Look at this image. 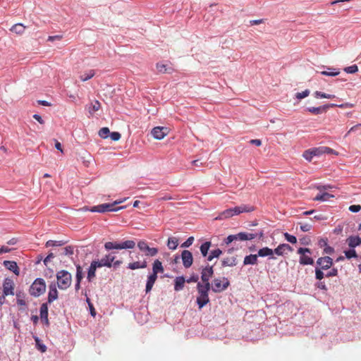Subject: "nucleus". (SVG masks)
Segmentation results:
<instances>
[{
  "label": "nucleus",
  "mask_w": 361,
  "mask_h": 361,
  "mask_svg": "<svg viewBox=\"0 0 361 361\" xmlns=\"http://www.w3.org/2000/svg\"><path fill=\"white\" fill-rule=\"evenodd\" d=\"M254 211V207L252 206L241 204L240 206L233 208L227 209L221 212L216 218V220H223L232 217L235 215H238L243 212H250Z\"/></svg>",
  "instance_id": "1"
},
{
  "label": "nucleus",
  "mask_w": 361,
  "mask_h": 361,
  "mask_svg": "<svg viewBox=\"0 0 361 361\" xmlns=\"http://www.w3.org/2000/svg\"><path fill=\"white\" fill-rule=\"evenodd\" d=\"M211 288V286L203 285L201 283H197V289L198 296L197 297V303L199 309H202L209 302V291Z\"/></svg>",
  "instance_id": "2"
},
{
  "label": "nucleus",
  "mask_w": 361,
  "mask_h": 361,
  "mask_svg": "<svg viewBox=\"0 0 361 361\" xmlns=\"http://www.w3.org/2000/svg\"><path fill=\"white\" fill-rule=\"evenodd\" d=\"M57 286L61 290H66L72 283L71 274L66 271L61 270L56 274Z\"/></svg>",
  "instance_id": "3"
},
{
  "label": "nucleus",
  "mask_w": 361,
  "mask_h": 361,
  "mask_svg": "<svg viewBox=\"0 0 361 361\" xmlns=\"http://www.w3.org/2000/svg\"><path fill=\"white\" fill-rule=\"evenodd\" d=\"M123 200H116L111 204L104 203L93 207L90 211L92 212L104 213L106 212H115L124 208V207H115L116 205L122 203Z\"/></svg>",
  "instance_id": "4"
},
{
  "label": "nucleus",
  "mask_w": 361,
  "mask_h": 361,
  "mask_svg": "<svg viewBox=\"0 0 361 361\" xmlns=\"http://www.w3.org/2000/svg\"><path fill=\"white\" fill-rule=\"evenodd\" d=\"M46 290V284L42 279H37L30 288V295L38 297L43 294Z\"/></svg>",
  "instance_id": "5"
},
{
  "label": "nucleus",
  "mask_w": 361,
  "mask_h": 361,
  "mask_svg": "<svg viewBox=\"0 0 361 361\" xmlns=\"http://www.w3.org/2000/svg\"><path fill=\"white\" fill-rule=\"evenodd\" d=\"M229 285L230 282L227 278H216L213 280L212 290L214 293H221L225 290Z\"/></svg>",
  "instance_id": "6"
},
{
  "label": "nucleus",
  "mask_w": 361,
  "mask_h": 361,
  "mask_svg": "<svg viewBox=\"0 0 361 361\" xmlns=\"http://www.w3.org/2000/svg\"><path fill=\"white\" fill-rule=\"evenodd\" d=\"M298 253L300 255L299 262L302 265H312L314 259L310 257L312 251L309 248L300 247L298 250Z\"/></svg>",
  "instance_id": "7"
},
{
  "label": "nucleus",
  "mask_w": 361,
  "mask_h": 361,
  "mask_svg": "<svg viewBox=\"0 0 361 361\" xmlns=\"http://www.w3.org/2000/svg\"><path fill=\"white\" fill-rule=\"evenodd\" d=\"M135 245V243L133 240H126L122 243H118L114 242H106L104 244L106 250L112 249H133Z\"/></svg>",
  "instance_id": "8"
},
{
  "label": "nucleus",
  "mask_w": 361,
  "mask_h": 361,
  "mask_svg": "<svg viewBox=\"0 0 361 361\" xmlns=\"http://www.w3.org/2000/svg\"><path fill=\"white\" fill-rule=\"evenodd\" d=\"M137 247L142 252H145L147 256H155L158 253V249L156 247H149L147 243L145 240H140L137 243Z\"/></svg>",
  "instance_id": "9"
},
{
  "label": "nucleus",
  "mask_w": 361,
  "mask_h": 361,
  "mask_svg": "<svg viewBox=\"0 0 361 361\" xmlns=\"http://www.w3.org/2000/svg\"><path fill=\"white\" fill-rule=\"evenodd\" d=\"M214 274L213 266L207 265L204 268L202 269L201 272V279L203 282V285L211 286L209 283L210 278L212 277Z\"/></svg>",
  "instance_id": "10"
},
{
  "label": "nucleus",
  "mask_w": 361,
  "mask_h": 361,
  "mask_svg": "<svg viewBox=\"0 0 361 361\" xmlns=\"http://www.w3.org/2000/svg\"><path fill=\"white\" fill-rule=\"evenodd\" d=\"M322 154V148H321V147H314V148H311V149L305 150L302 154V157L307 161H311L314 157H319Z\"/></svg>",
  "instance_id": "11"
},
{
  "label": "nucleus",
  "mask_w": 361,
  "mask_h": 361,
  "mask_svg": "<svg viewBox=\"0 0 361 361\" xmlns=\"http://www.w3.org/2000/svg\"><path fill=\"white\" fill-rule=\"evenodd\" d=\"M152 135L156 140H161L169 133V129L166 127L157 126L152 130Z\"/></svg>",
  "instance_id": "12"
},
{
  "label": "nucleus",
  "mask_w": 361,
  "mask_h": 361,
  "mask_svg": "<svg viewBox=\"0 0 361 361\" xmlns=\"http://www.w3.org/2000/svg\"><path fill=\"white\" fill-rule=\"evenodd\" d=\"M317 264L319 266V269L326 270L332 266L333 259L328 256L322 257L317 260Z\"/></svg>",
  "instance_id": "13"
},
{
  "label": "nucleus",
  "mask_w": 361,
  "mask_h": 361,
  "mask_svg": "<svg viewBox=\"0 0 361 361\" xmlns=\"http://www.w3.org/2000/svg\"><path fill=\"white\" fill-rule=\"evenodd\" d=\"M14 283L10 279H6L3 283V293L6 295H14Z\"/></svg>",
  "instance_id": "14"
},
{
  "label": "nucleus",
  "mask_w": 361,
  "mask_h": 361,
  "mask_svg": "<svg viewBox=\"0 0 361 361\" xmlns=\"http://www.w3.org/2000/svg\"><path fill=\"white\" fill-rule=\"evenodd\" d=\"M181 259L185 268H189L192 266L193 257L190 251L184 250L181 253Z\"/></svg>",
  "instance_id": "15"
},
{
  "label": "nucleus",
  "mask_w": 361,
  "mask_h": 361,
  "mask_svg": "<svg viewBox=\"0 0 361 361\" xmlns=\"http://www.w3.org/2000/svg\"><path fill=\"white\" fill-rule=\"evenodd\" d=\"M156 68L157 71L161 74H171L174 72V68H173L171 63H157L156 64Z\"/></svg>",
  "instance_id": "16"
},
{
  "label": "nucleus",
  "mask_w": 361,
  "mask_h": 361,
  "mask_svg": "<svg viewBox=\"0 0 361 361\" xmlns=\"http://www.w3.org/2000/svg\"><path fill=\"white\" fill-rule=\"evenodd\" d=\"M114 259L115 257L111 254L105 255L100 260L96 261L97 266L99 267V268L102 267H111Z\"/></svg>",
  "instance_id": "17"
},
{
  "label": "nucleus",
  "mask_w": 361,
  "mask_h": 361,
  "mask_svg": "<svg viewBox=\"0 0 361 361\" xmlns=\"http://www.w3.org/2000/svg\"><path fill=\"white\" fill-rule=\"evenodd\" d=\"M274 253L277 255L282 256L285 254H287L289 252L293 251V248L286 243L280 244L276 249L274 250Z\"/></svg>",
  "instance_id": "18"
},
{
  "label": "nucleus",
  "mask_w": 361,
  "mask_h": 361,
  "mask_svg": "<svg viewBox=\"0 0 361 361\" xmlns=\"http://www.w3.org/2000/svg\"><path fill=\"white\" fill-rule=\"evenodd\" d=\"M58 298V290L55 283H51L49 286L48 302L51 303Z\"/></svg>",
  "instance_id": "19"
},
{
  "label": "nucleus",
  "mask_w": 361,
  "mask_h": 361,
  "mask_svg": "<svg viewBox=\"0 0 361 361\" xmlns=\"http://www.w3.org/2000/svg\"><path fill=\"white\" fill-rule=\"evenodd\" d=\"M222 267H234L237 264V258L235 256H228L221 261Z\"/></svg>",
  "instance_id": "20"
},
{
  "label": "nucleus",
  "mask_w": 361,
  "mask_h": 361,
  "mask_svg": "<svg viewBox=\"0 0 361 361\" xmlns=\"http://www.w3.org/2000/svg\"><path fill=\"white\" fill-rule=\"evenodd\" d=\"M4 266L8 270L13 271L16 275H19V268L16 262L6 260L4 262Z\"/></svg>",
  "instance_id": "21"
},
{
  "label": "nucleus",
  "mask_w": 361,
  "mask_h": 361,
  "mask_svg": "<svg viewBox=\"0 0 361 361\" xmlns=\"http://www.w3.org/2000/svg\"><path fill=\"white\" fill-rule=\"evenodd\" d=\"M235 236V240H252L256 237V235L254 233H245L241 232L238 234L234 235Z\"/></svg>",
  "instance_id": "22"
},
{
  "label": "nucleus",
  "mask_w": 361,
  "mask_h": 361,
  "mask_svg": "<svg viewBox=\"0 0 361 361\" xmlns=\"http://www.w3.org/2000/svg\"><path fill=\"white\" fill-rule=\"evenodd\" d=\"M274 251L272 249L269 248L268 247H264L259 250L257 255L258 257H270L271 259H275L273 256Z\"/></svg>",
  "instance_id": "23"
},
{
  "label": "nucleus",
  "mask_w": 361,
  "mask_h": 361,
  "mask_svg": "<svg viewBox=\"0 0 361 361\" xmlns=\"http://www.w3.org/2000/svg\"><path fill=\"white\" fill-rule=\"evenodd\" d=\"M164 271L161 262L159 259L154 260L152 264V274L157 276L159 273H163Z\"/></svg>",
  "instance_id": "24"
},
{
  "label": "nucleus",
  "mask_w": 361,
  "mask_h": 361,
  "mask_svg": "<svg viewBox=\"0 0 361 361\" xmlns=\"http://www.w3.org/2000/svg\"><path fill=\"white\" fill-rule=\"evenodd\" d=\"M26 26L22 23H16L13 25L11 28L10 31L16 33L18 35H22L25 30Z\"/></svg>",
  "instance_id": "25"
},
{
  "label": "nucleus",
  "mask_w": 361,
  "mask_h": 361,
  "mask_svg": "<svg viewBox=\"0 0 361 361\" xmlns=\"http://www.w3.org/2000/svg\"><path fill=\"white\" fill-rule=\"evenodd\" d=\"M97 264L96 261H92L91 262L87 272V279L89 281H91L95 277V271L97 268H99V267H97Z\"/></svg>",
  "instance_id": "26"
},
{
  "label": "nucleus",
  "mask_w": 361,
  "mask_h": 361,
  "mask_svg": "<svg viewBox=\"0 0 361 361\" xmlns=\"http://www.w3.org/2000/svg\"><path fill=\"white\" fill-rule=\"evenodd\" d=\"M40 317L47 324H49L48 306L47 303H43L40 307Z\"/></svg>",
  "instance_id": "27"
},
{
  "label": "nucleus",
  "mask_w": 361,
  "mask_h": 361,
  "mask_svg": "<svg viewBox=\"0 0 361 361\" xmlns=\"http://www.w3.org/2000/svg\"><path fill=\"white\" fill-rule=\"evenodd\" d=\"M157 276L153 275L152 274L148 276L145 288V291L147 293L151 291L155 281H157Z\"/></svg>",
  "instance_id": "28"
},
{
  "label": "nucleus",
  "mask_w": 361,
  "mask_h": 361,
  "mask_svg": "<svg viewBox=\"0 0 361 361\" xmlns=\"http://www.w3.org/2000/svg\"><path fill=\"white\" fill-rule=\"evenodd\" d=\"M185 280L183 276H178L175 279L174 290L176 291L181 290L185 284Z\"/></svg>",
  "instance_id": "29"
},
{
  "label": "nucleus",
  "mask_w": 361,
  "mask_h": 361,
  "mask_svg": "<svg viewBox=\"0 0 361 361\" xmlns=\"http://www.w3.org/2000/svg\"><path fill=\"white\" fill-rule=\"evenodd\" d=\"M257 258H258V255H247V256H246L244 258L243 264L244 265H248V264L255 265V264H257Z\"/></svg>",
  "instance_id": "30"
},
{
  "label": "nucleus",
  "mask_w": 361,
  "mask_h": 361,
  "mask_svg": "<svg viewBox=\"0 0 361 361\" xmlns=\"http://www.w3.org/2000/svg\"><path fill=\"white\" fill-rule=\"evenodd\" d=\"M147 266V263L145 260H144L142 262H135L133 263H130V264H128V268H129L132 270H134V269H144V268H146Z\"/></svg>",
  "instance_id": "31"
},
{
  "label": "nucleus",
  "mask_w": 361,
  "mask_h": 361,
  "mask_svg": "<svg viewBox=\"0 0 361 361\" xmlns=\"http://www.w3.org/2000/svg\"><path fill=\"white\" fill-rule=\"evenodd\" d=\"M74 247L71 245L59 250V255L61 256H71L73 255Z\"/></svg>",
  "instance_id": "32"
},
{
  "label": "nucleus",
  "mask_w": 361,
  "mask_h": 361,
  "mask_svg": "<svg viewBox=\"0 0 361 361\" xmlns=\"http://www.w3.org/2000/svg\"><path fill=\"white\" fill-rule=\"evenodd\" d=\"M101 108V104L99 101L95 100L92 102L87 107L88 112L92 115L94 112L99 111Z\"/></svg>",
  "instance_id": "33"
},
{
  "label": "nucleus",
  "mask_w": 361,
  "mask_h": 361,
  "mask_svg": "<svg viewBox=\"0 0 361 361\" xmlns=\"http://www.w3.org/2000/svg\"><path fill=\"white\" fill-rule=\"evenodd\" d=\"M348 245L350 247H355L361 244V238L358 236H350L348 238Z\"/></svg>",
  "instance_id": "34"
},
{
  "label": "nucleus",
  "mask_w": 361,
  "mask_h": 361,
  "mask_svg": "<svg viewBox=\"0 0 361 361\" xmlns=\"http://www.w3.org/2000/svg\"><path fill=\"white\" fill-rule=\"evenodd\" d=\"M211 242L210 241H206L200 246V252L203 257H206L208 254V252L209 250V248L211 247Z\"/></svg>",
  "instance_id": "35"
},
{
  "label": "nucleus",
  "mask_w": 361,
  "mask_h": 361,
  "mask_svg": "<svg viewBox=\"0 0 361 361\" xmlns=\"http://www.w3.org/2000/svg\"><path fill=\"white\" fill-rule=\"evenodd\" d=\"M178 245V240L175 237H171L168 239L167 246L170 250H176Z\"/></svg>",
  "instance_id": "36"
},
{
  "label": "nucleus",
  "mask_w": 361,
  "mask_h": 361,
  "mask_svg": "<svg viewBox=\"0 0 361 361\" xmlns=\"http://www.w3.org/2000/svg\"><path fill=\"white\" fill-rule=\"evenodd\" d=\"M331 197H334L333 195H331L328 192H324L322 194L317 195L315 197H314V200H315V201H327Z\"/></svg>",
  "instance_id": "37"
},
{
  "label": "nucleus",
  "mask_w": 361,
  "mask_h": 361,
  "mask_svg": "<svg viewBox=\"0 0 361 361\" xmlns=\"http://www.w3.org/2000/svg\"><path fill=\"white\" fill-rule=\"evenodd\" d=\"M95 75V71L94 70H89L87 72L84 73L80 76V80L82 82L87 81L92 78H93Z\"/></svg>",
  "instance_id": "38"
},
{
  "label": "nucleus",
  "mask_w": 361,
  "mask_h": 361,
  "mask_svg": "<svg viewBox=\"0 0 361 361\" xmlns=\"http://www.w3.org/2000/svg\"><path fill=\"white\" fill-rule=\"evenodd\" d=\"M222 254V251L219 249H215L210 252L209 256L207 257L208 261H212L214 258H218Z\"/></svg>",
  "instance_id": "39"
},
{
  "label": "nucleus",
  "mask_w": 361,
  "mask_h": 361,
  "mask_svg": "<svg viewBox=\"0 0 361 361\" xmlns=\"http://www.w3.org/2000/svg\"><path fill=\"white\" fill-rule=\"evenodd\" d=\"M328 70H329L328 71H322L321 74L323 75H326V76H336L340 73V71L335 68H329Z\"/></svg>",
  "instance_id": "40"
},
{
  "label": "nucleus",
  "mask_w": 361,
  "mask_h": 361,
  "mask_svg": "<svg viewBox=\"0 0 361 361\" xmlns=\"http://www.w3.org/2000/svg\"><path fill=\"white\" fill-rule=\"evenodd\" d=\"M327 106H319V107H310L307 108L309 112L313 114H319L322 113L323 111L326 110Z\"/></svg>",
  "instance_id": "41"
},
{
  "label": "nucleus",
  "mask_w": 361,
  "mask_h": 361,
  "mask_svg": "<svg viewBox=\"0 0 361 361\" xmlns=\"http://www.w3.org/2000/svg\"><path fill=\"white\" fill-rule=\"evenodd\" d=\"M83 278L82 275V269L80 265L76 266V281L78 282H81V280Z\"/></svg>",
  "instance_id": "42"
},
{
  "label": "nucleus",
  "mask_w": 361,
  "mask_h": 361,
  "mask_svg": "<svg viewBox=\"0 0 361 361\" xmlns=\"http://www.w3.org/2000/svg\"><path fill=\"white\" fill-rule=\"evenodd\" d=\"M315 96L317 97L326 98V99H333L335 97V95H334V94H326V93L319 92V91L315 92Z\"/></svg>",
  "instance_id": "43"
},
{
  "label": "nucleus",
  "mask_w": 361,
  "mask_h": 361,
  "mask_svg": "<svg viewBox=\"0 0 361 361\" xmlns=\"http://www.w3.org/2000/svg\"><path fill=\"white\" fill-rule=\"evenodd\" d=\"M110 131L106 127L101 128L99 131V135L102 138H106L109 136Z\"/></svg>",
  "instance_id": "44"
},
{
  "label": "nucleus",
  "mask_w": 361,
  "mask_h": 361,
  "mask_svg": "<svg viewBox=\"0 0 361 361\" xmlns=\"http://www.w3.org/2000/svg\"><path fill=\"white\" fill-rule=\"evenodd\" d=\"M344 71L347 73H355L358 71V67L357 65H353L350 66L345 67Z\"/></svg>",
  "instance_id": "45"
},
{
  "label": "nucleus",
  "mask_w": 361,
  "mask_h": 361,
  "mask_svg": "<svg viewBox=\"0 0 361 361\" xmlns=\"http://www.w3.org/2000/svg\"><path fill=\"white\" fill-rule=\"evenodd\" d=\"M35 341L36 342V345L37 346V348L42 353L45 352L47 350V347L44 344H42L40 343V340L39 339L38 337H35Z\"/></svg>",
  "instance_id": "46"
},
{
  "label": "nucleus",
  "mask_w": 361,
  "mask_h": 361,
  "mask_svg": "<svg viewBox=\"0 0 361 361\" xmlns=\"http://www.w3.org/2000/svg\"><path fill=\"white\" fill-rule=\"evenodd\" d=\"M310 93V92L309 90H305V91H302V92L296 93L295 97L297 99H301L305 98L307 96H309Z\"/></svg>",
  "instance_id": "47"
},
{
  "label": "nucleus",
  "mask_w": 361,
  "mask_h": 361,
  "mask_svg": "<svg viewBox=\"0 0 361 361\" xmlns=\"http://www.w3.org/2000/svg\"><path fill=\"white\" fill-rule=\"evenodd\" d=\"M284 236H285V238L287 241L293 243V244H295L297 243V238L294 235H292L288 233H284Z\"/></svg>",
  "instance_id": "48"
},
{
  "label": "nucleus",
  "mask_w": 361,
  "mask_h": 361,
  "mask_svg": "<svg viewBox=\"0 0 361 361\" xmlns=\"http://www.w3.org/2000/svg\"><path fill=\"white\" fill-rule=\"evenodd\" d=\"M315 277L317 280H322L324 277V274L323 273L322 269L316 267Z\"/></svg>",
  "instance_id": "49"
},
{
  "label": "nucleus",
  "mask_w": 361,
  "mask_h": 361,
  "mask_svg": "<svg viewBox=\"0 0 361 361\" xmlns=\"http://www.w3.org/2000/svg\"><path fill=\"white\" fill-rule=\"evenodd\" d=\"M299 224L300 226L301 231H302L304 232L309 231L312 228V225L310 224H307V223L300 222Z\"/></svg>",
  "instance_id": "50"
},
{
  "label": "nucleus",
  "mask_w": 361,
  "mask_h": 361,
  "mask_svg": "<svg viewBox=\"0 0 361 361\" xmlns=\"http://www.w3.org/2000/svg\"><path fill=\"white\" fill-rule=\"evenodd\" d=\"M345 255L348 259L357 257L356 252L353 249L345 251Z\"/></svg>",
  "instance_id": "51"
},
{
  "label": "nucleus",
  "mask_w": 361,
  "mask_h": 361,
  "mask_svg": "<svg viewBox=\"0 0 361 361\" xmlns=\"http://www.w3.org/2000/svg\"><path fill=\"white\" fill-rule=\"evenodd\" d=\"M194 241V238L192 236L189 237L182 245V247H190Z\"/></svg>",
  "instance_id": "52"
},
{
  "label": "nucleus",
  "mask_w": 361,
  "mask_h": 361,
  "mask_svg": "<svg viewBox=\"0 0 361 361\" xmlns=\"http://www.w3.org/2000/svg\"><path fill=\"white\" fill-rule=\"evenodd\" d=\"M322 154H338L336 152H334V150L330 147H321Z\"/></svg>",
  "instance_id": "53"
},
{
  "label": "nucleus",
  "mask_w": 361,
  "mask_h": 361,
  "mask_svg": "<svg viewBox=\"0 0 361 361\" xmlns=\"http://www.w3.org/2000/svg\"><path fill=\"white\" fill-rule=\"evenodd\" d=\"M121 137V134L118 132H113L110 134V137L114 141H118L120 140Z\"/></svg>",
  "instance_id": "54"
},
{
  "label": "nucleus",
  "mask_w": 361,
  "mask_h": 361,
  "mask_svg": "<svg viewBox=\"0 0 361 361\" xmlns=\"http://www.w3.org/2000/svg\"><path fill=\"white\" fill-rule=\"evenodd\" d=\"M361 209V206L360 204H353L350 206L349 210L352 212H358Z\"/></svg>",
  "instance_id": "55"
},
{
  "label": "nucleus",
  "mask_w": 361,
  "mask_h": 361,
  "mask_svg": "<svg viewBox=\"0 0 361 361\" xmlns=\"http://www.w3.org/2000/svg\"><path fill=\"white\" fill-rule=\"evenodd\" d=\"M338 275V269L336 268H333L330 271H329L326 274V277L336 276Z\"/></svg>",
  "instance_id": "56"
},
{
  "label": "nucleus",
  "mask_w": 361,
  "mask_h": 361,
  "mask_svg": "<svg viewBox=\"0 0 361 361\" xmlns=\"http://www.w3.org/2000/svg\"><path fill=\"white\" fill-rule=\"evenodd\" d=\"M16 296H17V304L20 306H25L26 302H25V300L20 298V293H17Z\"/></svg>",
  "instance_id": "57"
},
{
  "label": "nucleus",
  "mask_w": 361,
  "mask_h": 361,
  "mask_svg": "<svg viewBox=\"0 0 361 361\" xmlns=\"http://www.w3.org/2000/svg\"><path fill=\"white\" fill-rule=\"evenodd\" d=\"M330 106L331 107H334V106H338V107H340V108H345V107H353V104H348V103H346V104H332L330 105Z\"/></svg>",
  "instance_id": "58"
},
{
  "label": "nucleus",
  "mask_w": 361,
  "mask_h": 361,
  "mask_svg": "<svg viewBox=\"0 0 361 361\" xmlns=\"http://www.w3.org/2000/svg\"><path fill=\"white\" fill-rule=\"evenodd\" d=\"M324 252L326 254L331 255L334 252V249L332 247L326 245L324 249Z\"/></svg>",
  "instance_id": "59"
},
{
  "label": "nucleus",
  "mask_w": 361,
  "mask_h": 361,
  "mask_svg": "<svg viewBox=\"0 0 361 361\" xmlns=\"http://www.w3.org/2000/svg\"><path fill=\"white\" fill-rule=\"evenodd\" d=\"M54 257V253L51 252L49 253L47 257L44 259V264L45 265H47V263L51 261V259Z\"/></svg>",
  "instance_id": "60"
},
{
  "label": "nucleus",
  "mask_w": 361,
  "mask_h": 361,
  "mask_svg": "<svg viewBox=\"0 0 361 361\" xmlns=\"http://www.w3.org/2000/svg\"><path fill=\"white\" fill-rule=\"evenodd\" d=\"M11 249L8 247L7 246H2L0 247V255L4 253H8L11 252Z\"/></svg>",
  "instance_id": "61"
},
{
  "label": "nucleus",
  "mask_w": 361,
  "mask_h": 361,
  "mask_svg": "<svg viewBox=\"0 0 361 361\" xmlns=\"http://www.w3.org/2000/svg\"><path fill=\"white\" fill-rule=\"evenodd\" d=\"M235 238H235V236H234V235H230L226 238L225 243L226 244H229V243H232L233 241L235 240Z\"/></svg>",
  "instance_id": "62"
},
{
  "label": "nucleus",
  "mask_w": 361,
  "mask_h": 361,
  "mask_svg": "<svg viewBox=\"0 0 361 361\" xmlns=\"http://www.w3.org/2000/svg\"><path fill=\"white\" fill-rule=\"evenodd\" d=\"M33 118L37 121L39 123L41 124H44V120L42 119V118L41 117V116H39V114H34L33 115Z\"/></svg>",
  "instance_id": "63"
},
{
  "label": "nucleus",
  "mask_w": 361,
  "mask_h": 361,
  "mask_svg": "<svg viewBox=\"0 0 361 361\" xmlns=\"http://www.w3.org/2000/svg\"><path fill=\"white\" fill-rule=\"evenodd\" d=\"M250 142L252 145H255L257 147H259L262 145V141L260 140H258V139H255V140H251L250 141Z\"/></svg>",
  "instance_id": "64"
}]
</instances>
